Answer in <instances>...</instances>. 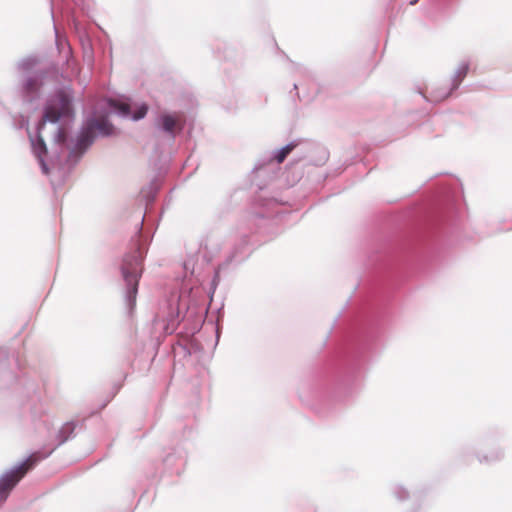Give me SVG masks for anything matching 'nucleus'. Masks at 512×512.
I'll return each mask as SVG.
<instances>
[{
  "instance_id": "1a4fd4ad",
  "label": "nucleus",
  "mask_w": 512,
  "mask_h": 512,
  "mask_svg": "<svg viewBox=\"0 0 512 512\" xmlns=\"http://www.w3.org/2000/svg\"><path fill=\"white\" fill-rule=\"evenodd\" d=\"M113 111L122 118L139 121L148 113L149 106L145 102L111 101Z\"/></svg>"
},
{
  "instance_id": "f03ea898",
  "label": "nucleus",
  "mask_w": 512,
  "mask_h": 512,
  "mask_svg": "<svg viewBox=\"0 0 512 512\" xmlns=\"http://www.w3.org/2000/svg\"><path fill=\"white\" fill-rule=\"evenodd\" d=\"M114 126L105 117L88 116L82 123L75 139L69 136L68 127H56L54 145L56 151L50 156V165L61 168L64 163L75 166L97 136L109 137L114 134Z\"/></svg>"
},
{
  "instance_id": "f8f14e48",
  "label": "nucleus",
  "mask_w": 512,
  "mask_h": 512,
  "mask_svg": "<svg viewBox=\"0 0 512 512\" xmlns=\"http://www.w3.org/2000/svg\"><path fill=\"white\" fill-rule=\"evenodd\" d=\"M298 145L296 141H292L282 148L278 149L273 153V155L270 158V164L275 165L282 163L287 155Z\"/></svg>"
},
{
  "instance_id": "5701e85b",
  "label": "nucleus",
  "mask_w": 512,
  "mask_h": 512,
  "mask_svg": "<svg viewBox=\"0 0 512 512\" xmlns=\"http://www.w3.org/2000/svg\"><path fill=\"white\" fill-rule=\"evenodd\" d=\"M144 219V217L142 218V220ZM142 226H143V221L140 223V228H139V231H141L142 229Z\"/></svg>"
},
{
  "instance_id": "f3484780",
  "label": "nucleus",
  "mask_w": 512,
  "mask_h": 512,
  "mask_svg": "<svg viewBox=\"0 0 512 512\" xmlns=\"http://www.w3.org/2000/svg\"><path fill=\"white\" fill-rule=\"evenodd\" d=\"M235 258H236L235 253H232L231 255H229V256L227 257L226 262H225V263H223V264L220 266V268H224V267H226L229 263L233 262Z\"/></svg>"
},
{
  "instance_id": "20e7f679",
  "label": "nucleus",
  "mask_w": 512,
  "mask_h": 512,
  "mask_svg": "<svg viewBox=\"0 0 512 512\" xmlns=\"http://www.w3.org/2000/svg\"><path fill=\"white\" fill-rule=\"evenodd\" d=\"M457 457L465 464L475 460L481 465H492L504 459L505 450L496 437L484 435L461 445Z\"/></svg>"
},
{
  "instance_id": "39448f33",
  "label": "nucleus",
  "mask_w": 512,
  "mask_h": 512,
  "mask_svg": "<svg viewBox=\"0 0 512 512\" xmlns=\"http://www.w3.org/2000/svg\"><path fill=\"white\" fill-rule=\"evenodd\" d=\"M145 251L138 246L133 252L125 255L121 266L122 276L126 285L125 302L131 313L136 304L139 279L142 275V263Z\"/></svg>"
},
{
  "instance_id": "ddd939ff",
  "label": "nucleus",
  "mask_w": 512,
  "mask_h": 512,
  "mask_svg": "<svg viewBox=\"0 0 512 512\" xmlns=\"http://www.w3.org/2000/svg\"><path fill=\"white\" fill-rule=\"evenodd\" d=\"M469 70L468 62H461L455 70L451 79V90H456L463 79L466 77Z\"/></svg>"
},
{
  "instance_id": "a211bd4d",
  "label": "nucleus",
  "mask_w": 512,
  "mask_h": 512,
  "mask_svg": "<svg viewBox=\"0 0 512 512\" xmlns=\"http://www.w3.org/2000/svg\"><path fill=\"white\" fill-rule=\"evenodd\" d=\"M174 456L173 455H168L165 459H164V463L165 465L169 466L172 464L173 460H174Z\"/></svg>"
},
{
  "instance_id": "9d476101",
  "label": "nucleus",
  "mask_w": 512,
  "mask_h": 512,
  "mask_svg": "<svg viewBox=\"0 0 512 512\" xmlns=\"http://www.w3.org/2000/svg\"><path fill=\"white\" fill-rule=\"evenodd\" d=\"M220 239L216 235H209L200 242L199 252L207 262L212 261L214 256L220 251Z\"/></svg>"
},
{
  "instance_id": "7ed1b4c3",
  "label": "nucleus",
  "mask_w": 512,
  "mask_h": 512,
  "mask_svg": "<svg viewBox=\"0 0 512 512\" xmlns=\"http://www.w3.org/2000/svg\"><path fill=\"white\" fill-rule=\"evenodd\" d=\"M40 57L28 55L19 59L16 64V91L23 103L37 106L42 98L44 88L56 84L63 78L55 66L40 67Z\"/></svg>"
},
{
  "instance_id": "6e6552de",
  "label": "nucleus",
  "mask_w": 512,
  "mask_h": 512,
  "mask_svg": "<svg viewBox=\"0 0 512 512\" xmlns=\"http://www.w3.org/2000/svg\"><path fill=\"white\" fill-rule=\"evenodd\" d=\"M185 307L186 304L182 302L181 296L173 294L167 300L165 311L157 316L165 322L164 330L167 334H172L176 330L180 322L181 309Z\"/></svg>"
},
{
  "instance_id": "dca6fc26",
  "label": "nucleus",
  "mask_w": 512,
  "mask_h": 512,
  "mask_svg": "<svg viewBox=\"0 0 512 512\" xmlns=\"http://www.w3.org/2000/svg\"><path fill=\"white\" fill-rule=\"evenodd\" d=\"M158 188L159 187H158L157 182L156 181H152L151 184H150V187H149V192H147L145 194L147 203L154 201Z\"/></svg>"
},
{
  "instance_id": "b1692460",
  "label": "nucleus",
  "mask_w": 512,
  "mask_h": 512,
  "mask_svg": "<svg viewBox=\"0 0 512 512\" xmlns=\"http://www.w3.org/2000/svg\"><path fill=\"white\" fill-rule=\"evenodd\" d=\"M294 89H295V90H297V89H298L297 84H294Z\"/></svg>"
},
{
  "instance_id": "2eb2a0df",
  "label": "nucleus",
  "mask_w": 512,
  "mask_h": 512,
  "mask_svg": "<svg viewBox=\"0 0 512 512\" xmlns=\"http://www.w3.org/2000/svg\"><path fill=\"white\" fill-rule=\"evenodd\" d=\"M392 492H393V495L396 497V499H398L399 501H404V500L408 499V497H409L408 490L401 485H395L393 487Z\"/></svg>"
},
{
  "instance_id": "412c9836",
  "label": "nucleus",
  "mask_w": 512,
  "mask_h": 512,
  "mask_svg": "<svg viewBox=\"0 0 512 512\" xmlns=\"http://www.w3.org/2000/svg\"><path fill=\"white\" fill-rule=\"evenodd\" d=\"M76 5H80L82 0H72Z\"/></svg>"
},
{
  "instance_id": "9b49d317",
  "label": "nucleus",
  "mask_w": 512,
  "mask_h": 512,
  "mask_svg": "<svg viewBox=\"0 0 512 512\" xmlns=\"http://www.w3.org/2000/svg\"><path fill=\"white\" fill-rule=\"evenodd\" d=\"M76 426H77V424L73 421L66 422L65 424H63V426L60 428V430L57 434V440H58L57 446H61L68 440L74 438Z\"/></svg>"
},
{
  "instance_id": "aec40b11",
  "label": "nucleus",
  "mask_w": 512,
  "mask_h": 512,
  "mask_svg": "<svg viewBox=\"0 0 512 512\" xmlns=\"http://www.w3.org/2000/svg\"><path fill=\"white\" fill-rule=\"evenodd\" d=\"M255 169L257 170V172H259V173H260V172H262L263 167H261V166H256V167H255Z\"/></svg>"
},
{
  "instance_id": "4be33fe9",
  "label": "nucleus",
  "mask_w": 512,
  "mask_h": 512,
  "mask_svg": "<svg viewBox=\"0 0 512 512\" xmlns=\"http://www.w3.org/2000/svg\"><path fill=\"white\" fill-rule=\"evenodd\" d=\"M22 124L20 125V127H22L24 125V123H27V121L25 119H22Z\"/></svg>"
},
{
  "instance_id": "0eeeda50",
  "label": "nucleus",
  "mask_w": 512,
  "mask_h": 512,
  "mask_svg": "<svg viewBox=\"0 0 512 512\" xmlns=\"http://www.w3.org/2000/svg\"><path fill=\"white\" fill-rule=\"evenodd\" d=\"M153 128L156 136L172 145L176 136L182 132L184 124L177 113L161 112L154 119Z\"/></svg>"
},
{
  "instance_id": "6ab92c4d",
  "label": "nucleus",
  "mask_w": 512,
  "mask_h": 512,
  "mask_svg": "<svg viewBox=\"0 0 512 512\" xmlns=\"http://www.w3.org/2000/svg\"><path fill=\"white\" fill-rule=\"evenodd\" d=\"M184 269L188 271L190 269V261H185L184 263Z\"/></svg>"
},
{
  "instance_id": "4468645a",
  "label": "nucleus",
  "mask_w": 512,
  "mask_h": 512,
  "mask_svg": "<svg viewBox=\"0 0 512 512\" xmlns=\"http://www.w3.org/2000/svg\"><path fill=\"white\" fill-rule=\"evenodd\" d=\"M453 90L450 88H439V89H433L430 92V97L424 96V98L433 103H438L446 99L449 95H451Z\"/></svg>"
},
{
  "instance_id": "423d86ee",
  "label": "nucleus",
  "mask_w": 512,
  "mask_h": 512,
  "mask_svg": "<svg viewBox=\"0 0 512 512\" xmlns=\"http://www.w3.org/2000/svg\"><path fill=\"white\" fill-rule=\"evenodd\" d=\"M53 450L54 449H51L45 453H42L41 451L34 452L25 460L11 467L0 476V505L6 501L10 492L26 475V473L33 469L41 460L47 458Z\"/></svg>"
},
{
  "instance_id": "f257e3e1",
  "label": "nucleus",
  "mask_w": 512,
  "mask_h": 512,
  "mask_svg": "<svg viewBox=\"0 0 512 512\" xmlns=\"http://www.w3.org/2000/svg\"><path fill=\"white\" fill-rule=\"evenodd\" d=\"M50 93L43 107L42 121L37 125V135L30 137L33 154L43 174H49L50 156L56 151L54 131L59 122L71 123L75 119V91L70 84H61Z\"/></svg>"
}]
</instances>
